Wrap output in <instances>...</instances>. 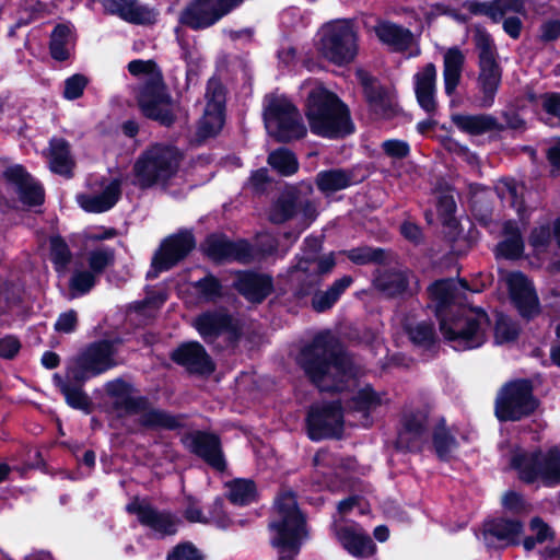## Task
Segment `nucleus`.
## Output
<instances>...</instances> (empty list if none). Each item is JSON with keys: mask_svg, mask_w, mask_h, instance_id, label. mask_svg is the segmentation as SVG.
Wrapping results in <instances>:
<instances>
[{"mask_svg": "<svg viewBox=\"0 0 560 560\" xmlns=\"http://www.w3.org/2000/svg\"><path fill=\"white\" fill-rule=\"evenodd\" d=\"M318 50L336 65L351 62L358 51L357 32L350 20H335L324 24L318 32Z\"/></svg>", "mask_w": 560, "mask_h": 560, "instance_id": "10", "label": "nucleus"}, {"mask_svg": "<svg viewBox=\"0 0 560 560\" xmlns=\"http://www.w3.org/2000/svg\"><path fill=\"white\" fill-rule=\"evenodd\" d=\"M194 288L198 294V299L202 302L215 301L222 294V287L219 280L211 275L195 282Z\"/></svg>", "mask_w": 560, "mask_h": 560, "instance_id": "54", "label": "nucleus"}, {"mask_svg": "<svg viewBox=\"0 0 560 560\" xmlns=\"http://www.w3.org/2000/svg\"><path fill=\"white\" fill-rule=\"evenodd\" d=\"M382 149L387 156L395 160H401L409 155L410 147L404 140L390 139L382 143Z\"/></svg>", "mask_w": 560, "mask_h": 560, "instance_id": "64", "label": "nucleus"}, {"mask_svg": "<svg viewBox=\"0 0 560 560\" xmlns=\"http://www.w3.org/2000/svg\"><path fill=\"white\" fill-rule=\"evenodd\" d=\"M127 511L136 514L140 524L149 527L160 537L174 535L177 532L178 518L168 512L155 510L144 500L135 499L127 505Z\"/></svg>", "mask_w": 560, "mask_h": 560, "instance_id": "18", "label": "nucleus"}, {"mask_svg": "<svg viewBox=\"0 0 560 560\" xmlns=\"http://www.w3.org/2000/svg\"><path fill=\"white\" fill-rule=\"evenodd\" d=\"M427 424L428 415L425 410H407L402 417L397 445L410 451L419 448L425 434Z\"/></svg>", "mask_w": 560, "mask_h": 560, "instance_id": "25", "label": "nucleus"}, {"mask_svg": "<svg viewBox=\"0 0 560 560\" xmlns=\"http://www.w3.org/2000/svg\"><path fill=\"white\" fill-rule=\"evenodd\" d=\"M509 14H525L523 0H492L491 20L500 22Z\"/></svg>", "mask_w": 560, "mask_h": 560, "instance_id": "53", "label": "nucleus"}, {"mask_svg": "<svg viewBox=\"0 0 560 560\" xmlns=\"http://www.w3.org/2000/svg\"><path fill=\"white\" fill-rule=\"evenodd\" d=\"M103 4L106 11L130 23L144 24L154 19L153 12L136 0H103Z\"/></svg>", "mask_w": 560, "mask_h": 560, "instance_id": "33", "label": "nucleus"}, {"mask_svg": "<svg viewBox=\"0 0 560 560\" xmlns=\"http://www.w3.org/2000/svg\"><path fill=\"white\" fill-rule=\"evenodd\" d=\"M466 56L458 47H450L443 54L444 92L453 97L460 83Z\"/></svg>", "mask_w": 560, "mask_h": 560, "instance_id": "31", "label": "nucleus"}, {"mask_svg": "<svg viewBox=\"0 0 560 560\" xmlns=\"http://www.w3.org/2000/svg\"><path fill=\"white\" fill-rule=\"evenodd\" d=\"M71 27L69 25H58L55 27L50 39V52L57 60H65L69 56V47L71 45Z\"/></svg>", "mask_w": 560, "mask_h": 560, "instance_id": "49", "label": "nucleus"}, {"mask_svg": "<svg viewBox=\"0 0 560 560\" xmlns=\"http://www.w3.org/2000/svg\"><path fill=\"white\" fill-rule=\"evenodd\" d=\"M271 545L279 560H294L306 536L305 520L292 492H282L276 501V518L270 523Z\"/></svg>", "mask_w": 560, "mask_h": 560, "instance_id": "4", "label": "nucleus"}, {"mask_svg": "<svg viewBox=\"0 0 560 560\" xmlns=\"http://www.w3.org/2000/svg\"><path fill=\"white\" fill-rule=\"evenodd\" d=\"M511 465L517 470L521 480L527 483H540L545 487L560 485V446L547 452L517 453Z\"/></svg>", "mask_w": 560, "mask_h": 560, "instance_id": "9", "label": "nucleus"}, {"mask_svg": "<svg viewBox=\"0 0 560 560\" xmlns=\"http://www.w3.org/2000/svg\"><path fill=\"white\" fill-rule=\"evenodd\" d=\"M222 508L223 501L221 499H217L213 502L210 516L207 517L202 514V511L196 504H190L185 510V517L192 523H212L219 528H226L231 522L230 518L224 514Z\"/></svg>", "mask_w": 560, "mask_h": 560, "instance_id": "43", "label": "nucleus"}, {"mask_svg": "<svg viewBox=\"0 0 560 560\" xmlns=\"http://www.w3.org/2000/svg\"><path fill=\"white\" fill-rule=\"evenodd\" d=\"M185 444L190 452L205 459L213 468L224 469L225 462L217 435L199 431L194 432L186 436Z\"/></svg>", "mask_w": 560, "mask_h": 560, "instance_id": "24", "label": "nucleus"}, {"mask_svg": "<svg viewBox=\"0 0 560 560\" xmlns=\"http://www.w3.org/2000/svg\"><path fill=\"white\" fill-rule=\"evenodd\" d=\"M501 82V69L498 63L480 65L477 79L478 95L477 105L489 108L494 103V97Z\"/></svg>", "mask_w": 560, "mask_h": 560, "instance_id": "30", "label": "nucleus"}, {"mask_svg": "<svg viewBox=\"0 0 560 560\" xmlns=\"http://www.w3.org/2000/svg\"><path fill=\"white\" fill-rule=\"evenodd\" d=\"M299 362L320 390H343L354 384L360 370L335 338L320 334L306 346Z\"/></svg>", "mask_w": 560, "mask_h": 560, "instance_id": "2", "label": "nucleus"}, {"mask_svg": "<svg viewBox=\"0 0 560 560\" xmlns=\"http://www.w3.org/2000/svg\"><path fill=\"white\" fill-rule=\"evenodd\" d=\"M530 529L535 534V537H527L524 540V548L526 550H532L536 542H545L549 538H552V532L547 524H545L540 518L535 517L530 522Z\"/></svg>", "mask_w": 560, "mask_h": 560, "instance_id": "61", "label": "nucleus"}, {"mask_svg": "<svg viewBox=\"0 0 560 560\" xmlns=\"http://www.w3.org/2000/svg\"><path fill=\"white\" fill-rule=\"evenodd\" d=\"M452 121L459 130L471 136L486 133L497 126L495 118L487 114H454L452 115Z\"/></svg>", "mask_w": 560, "mask_h": 560, "instance_id": "36", "label": "nucleus"}, {"mask_svg": "<svg viewBox=\"0 0 560 560\" xmlns=\"http://www.w3.org/2000/svg\"><path fill=\"white\" fill-rule=\"evenodd\" d=\"M351 282V277L346 276L335 281L328 290L315 293L312 299L314 310L317 312H324L330 308Z\"/></svg>", "mask_w": 560, "mask_h": 560, "instance_id": "45", "label": "nucleus"}, {"mask_svg": "<svg viewBox=\"0 0 560 560\" xmlns=\"http://www.w3.org/2000/svg\"><path fill=\"white\" fill-rule=\"evenodd\" d=\"M172 358L192 373L209 374L214 370L210 357L198 342L183 345L174 351Z\"/></svg>", "mask_w": 560, "mask_h": 560, "instance_id": "27", "label": "nucleus"}, {"mask_svg": "<svg viewBox=\"0 0 560 560\" xmlns=\"http://www.w3.org/2000/svg\"><path fill=\"white\" fill-rule=\"evenodd\" d=\"M264 119L267 132L279 141L300 139L306 135L299 110L283 95L265 98Z\"/></svg>", "mask_w": 560, "mask_h": 560, "instance_id": "8", "label": "nucleus"}, {"mask_svg": "<svg viewBox=\"0 0 560 560\" xmlns=\"http://www.w3.org/2000/svg\"><path fill=\"white\" fill-rule=\"evenodd\" d=\"M49 167L54 173L70 175L73 160L69 152V144L63 139H52L49 150Z\"/></svg>", "mask_w": 560, "mask_h": 560, "instance_id": "40", "label": "nucleus"}, {"mask_svg": "<svg viewBox=\"0 0 560 560\" xmlns=\"http://www.w3.org/2000/svg\"><path fill=\"white\" fill-rule=\"evenodd\" d=\"M332 529L338 541L351 556L366 558L375 552L374 542L358 524L335 518Z\"/></svg>", "mask_w": 560, "mask_h": 560, "instance_id": "17", "label": "nucleus"}, {"mask_svg": "<svg viewBox=\"0 0 560 560\" xmlns=\"http://www.w3.org/2000/svg\"><path fill=\"white\" fill-rule=\"evenodd\" d=\"M128 70L141 80L137 97L142 113L162 125H171L174 121L175 105L155 63L137 59L128 63Z\"/></svg>", "mask_w": 560, "mask_h": 560, "instance_id": "3", "label": "nucleus"}, {"mask_svg": "<svg viewBox=\"0 0 560 560\" xmlns=\"http://www.w3.org/2000/svg\"><path fill=\"white\" fill-rule=\"evenodd\" d=\"M229 499L238 505L249 504L255 501L257 491L254 482L247 479H236L228 483Z\"/></svg>", "mask_w": 560, "mask_h": 560, "instance_id": "48", "label": "nucleus"}, {"mask_svg": "<svg viewBox=\"0 0 560 560\" xmlns=\"http://www.w3.org/2000/svg\"><path fill=\"white\" fill-rule=\"evenodd\" d=\"M115 260V252L109 247L96 248L89 253L88 262L90 269L96 276L102 273Z\"/></svg>", "mask_w": 560, "mask_h": 560, "instance_id": "56", "label": "nucleus"}, {"mask_svg": "<svg viewBox=\"0 0 560 560\" xmlns=\"http://www.w3.org/2000/svg\"><path fill=\"white\" fill-rule=\"evenodd\" d=\"M295 209V201L291 196H282L272 206L269 219L275 223H282L292 217Z\"/></svg>", "mask_w": 560, "mask_h": 560, "instance_id": "60", "label": "nucleus"}, {"mask_svg": "<svg viewBox=\"0 0 560 560\" xmlns=\"http://www.w3.org/2000/svg\"><path fill=\"white\" fill-rule=\"evenodd\" d=\"M462 282L439 280L429 288L440 319V331L455 350H470L485 343L489 317L481 308L456 306L455 291Z\"/></svg>", "mask_w": 560, "mask_h": 560, "instance_id": "1", "label": "nucleus"}, {"mask_svg": "<svg viewBox=\"0 0 560 560\" xmlns=\"http://www.w3.org/2000/svg\"><path fill=\"white\" fill-rule=\"evenodd\" d=\"M5 177L14 186L23 203L33 206L43 202V188L25 172L22 166L15 165L9 167L5 171Z\"/></svg>", "mask_w": 560, "mask_h": 560, "instance_id": "29", "label": "nucleus"}, {"mask_svg": "<svg viewBox=\"0 0 560 560\" xmlns=\"http://www.w3.org/2000/svg\"><path fill=\"white\" fill-rule=\"evenodd\" d=\"M503 241L498 244V254L505 258H517L524 249V243L517 225L511 221L503 224Z\"/></svg>", "mask_w": 560, "mask_h": 560, "instance_id": "42", "label": "nucleus"}, {"mask_svg": "<svg viewBox=\"0 0 560 560\" xmlns=\"http://www.w3.org/2000/svg\"><path fill=\"white\" fill-rule=\"evenodd\" d=\"M375 33L381 42L392 49L404 51L415 46L412 33L404 27L392 23H381L375 27Z\"/></svg>", "mask_w": 560, "mask_h": 560, "instance_id": "35", "label": "nucleus"}, {"mask_svg": "<svg viewBox=\"0 0 560 560\" xmlns=\"http://www.w3.org/2000/svg\"><path fill=\"white\" fill-rule=\"evenodd\" d=\"M55 381L60 387L62 394L66 397V401L69 406L86 410L90 406V400L88 395L81 389L83 384L75 383L73 380H69L68 374L66 375V380H61L58 375L55 376Z\"/></svg>", "mask_w": 560, "mask_h": 560, "instance_id": "46", "label": "nucleus"}, {"mask_svg": "<svg viewBox=\"0 0 560 560\" xmlns=\"http://www.w3.org/2000/svg\"><path fill=\"white\" fill-rule=\"evenodd\" d=\"M511 299L523 316L530 317L538 313V298L528 279L521 272H509L504 277Z\"/></svg>", "mask_w": 560, "mask_h": 560, "instance_id": "20", "label": "nucleus"}, {"mask_svg": "<svg viewBox=\"0 0 560 560\" xmlns=\"http://www.w3.org/2000/svg\"><path fill=\"white\" fill-rule=\"evenodd\" d=\"M518 335V327L509 317L499 315L494 328V339L498 345H503L515 340Z\"/></svg>", "mask_w": 560, "mask_h": 560, "instance_id": "58", "label": "nucleus"}, {"mask_svg": "<svg viewBox=\"0 0 560 560\" xmlns=\"http://www.w3.org/2000/svg\"><path fill=\"white\" fill-rule=\"evenodd\" d=\"M348 258L357 265L382 261L384 252L371 247H360L347 252Z\"/></svg>", "mask_w": 560, "mask_h": 560, "instance_id": "62", "label": "nucleus"}, {"mask_svg": "<svg viewBox=\"0 0 560 560\" xmlns=\"http://www.w3.org/2000/svg\"><path fill=\"white\" fill-rule=\"evenodd\" d=\"M304 244L303 255L288 272V279L295 287L299 295L308 294L319 283L320 277L330 272L336 265L332 254L317 256L322 246L319 238L307 237Z\"/></svg>", "mask_w": 560, "mask_h": 560, "instance_id": "6", "label": "nucleus"}, {"mask_svg": "<svg viewBox=\"0 0 560 560\" xmlns=\"http://www.w3.org/2000/svg\"><path fill=\"white\" fill-rule=\"evenodd\" d=\"M206 254L213 260H237L241 262H249L253 255L249 245L240 241L230 242L228 238L218 235H211L205 243Z\"/></svg>", "mask_w": 560, "mask_h": 560, "instance_id": "23", "label": "nucleus"}, {"mask_svg": "<svg viewBox=\"0 0 560 560\" xmlns=\"http://www.w3.org/2000/svg\"><path fill=\"white\" fill-rule=\"evenodd\" d=\"M268 163L282 175H292L298 171L299 164L292 152L280 149L269 154Z\"/></svg>", "mask_w": 560, "mask_h": 560, "instance_id": "51", "label": "nucleus"}, {"mask_svg": "<svg viewBox=\"0 0 560 560\" xmlns=\"http://www.w3.org/2000/svg\"><path fill=\"white\" fill-rule=\"evenodd\" d=\"M50 256L56 270L65 273L71 258V253L62 238L56 236L50 240Z\"/></svg>", "mask_w": 560, "mask_h": 560, "instance_id": "55", "label": "nucleus"}, {"mask_svg": "<svg viewBox=\"0 0 560 560\" xmlns=\"http://www.w3.org/2000/svg\"><path fill=\"white\" fill-rule=\"evenodd\" d=\"M342 424L343 415L339 402L315 406L307 417L308 435L312 440L337 436Z\"/></svg>", "mask_w": 560, "mask_h": 560, "instance_id": "15", "label": "nucleus"}, {"mask_svg": "<svg viewBox=\"0 0 560 560\" xmlns=\"http://www.w3.org/2000/svg\"><path fill=\"white\" fill-rule=\"evenodd\" d=\"M386 401L385 394L376 393L372 387L364 386L352 398V408L354 411L362 412L364 418L362 423L368 424V416Z\"/></svg>", "mask_w": 560, "mask_h": 560, "instance_id": "41", "label": "nucleus"}, {"mask_svg": "<svg viewBox=\"0 0 560 560\" xmlns=\"http://www.w3.org/2000/svg\"><path fill=\"white\" fill-rule=\"evenodd\" d=\"M355 75L363 86L371 110L381 117H389L394 113V96L364 70H357Z\"/></svg>", "mask_w": 560, "mask_h": 560, "instance_id": "22", "label": "nucleus"}, {"mask_svg": "<svg viewBox=\"0 0 560 560\" xmlns=\"http://www.w3.org/2000/svg\"><path fill=\"white\" fill-rule=\"evenodd\" d=\"M537 405L530 382L517 380L500 390L495 401V415L502 421H516L534 412Z\"/></svg>", "mask_w": 560, "mask_h": 560, "instance_id": "12", "label": "nucleus"}, {"mask_svg": "<svg viewBox=\"0 0 560 560\" xmlns=\"http://www.w3.org/2000/svg\"><path fill=\"white\" fill-rule=\"evenodd\" d=\"M132 415H135L137 417V421H139V423L145 428L173 429L177 425V421L175 418L160 409L149 407L143 398L141 407L139 408L138 411H135Z\"/></svg>", "mask_w": 560, "mask_h": 560, "instance_id": "38", "label": "nucleus"}, {"mask_svg": "<svg viewBox=\"0 0 560 560\" xmlns=\"http://www.w3.org/2000/svg\"><path fill=\"white\" fill-rule=\"evenodd\" d=\"M231 317L224 312L205 313L195 319V327L205 339L215 338L229 328Z\"/></svg>", "mask_w": 560, "mask_h": 560, "instance_id": "37", "label": "nucleus"}, {"mask_svg": "<svg viewBox=\"0 0 560 560\" xmlns=\"http://www.w3.org/2000/svg\"><path fill=\"white\" fill-rule=\"evenodd\" d=\"M415 93L421 108L432 113L436 108V67L429 62L413 75Z\"/></svg>", "mask_w": 560, "mask_h": 560, "instance_id": "26", "label": "nucleus"}, {"mask_svg": "<svg viewBox=\"0 0 560 560\" xmlns=\"http://www.w3.org/2000/svg\"><path fill=\"white\" fill-rule=\"evenodd\" d=\"M120 196V182L118 179H102L91 185L90 194H80L77 200L88 212H104L117 202Z\"/></svg>", "mask_w": 560, "mask_h": 560, "instance_id": "19", "label": "nucleus"}, {"mask_svg": "<svg viewBox=\"0 0 560 560\" xmlns=\"http://www.w3.org/2000/svg\"><path fill=\"white\" fill-rule=\"evenodd\" d=\"M474 42L478 50L479 66L498 63L493 40L486 31L477 27L474 34Z\"/></svg>", "mask_w": 560, "mask_h": 560, "instance_id": "50", "label": "nucleus"}, {"mask_svg": "<svg viewBox=\"0 0 560 560\" xmlns=\"http://www.w3.org/2000/svg\"><path fill=\"white\" fill-rule=\"evenodd\" d=\"M96 275L91 270L75 269L70 278L69 288L72 295L88 293L95 284Z\"/></svg>", "mask_w": 560, "mask_h": 560, "instance_id": "57", "label": "nucleus"}, {"mask_svg": "<svg viewBox=\"0 0 560 560\" xmlns=\"http://www.w3.org/2000/svg\"><path fill=\"white\" fill-rule=\"evenodd\" d=\"M551 228L549 224H540L533 229L528 237V243L536 254H540L547 250L551 243Z\"/></svg>", "mask_w": 560, "mask_h": 560, "instance_id": "59", "label": "nucleus"}, {"mask_svg": "<svg viewBox=\"0 0 560 560\" xmlns=\"http://www.w3.org/2000/svg\"><path fill=\"white\" fill-rule=\"evenodd\" d=\"M235 288L248 301L261 302L272 290V280L266 275L242 273L237 277Z\"/></svg>", "mask_w": 560, "mask_h": 560, "instance_id": "34", "label": "nucleus"}, {"mask_svg": "<svg viewBox=\"0 0 560 560\" xmlns=\"http://www.w3.org/2000/svg\"><path fill=\"white\" fill-rule=\"evenodd\" d=\"M306 116L311 131L317 136L339 138L352 132L347 107L322 86L310 92Z\"/></svg>", "mask_w": 560, "mask_h": 560, "instance_id": "5", "label": "nucleus"}, {"mask_svg": "<svg viewBox=\"0 0 560 560\" xmlns=\"http://www.w3.org/2000/svg\"><path fill=\"white\" fill-rule=\"evenodd\" d=\"M412 342L420 346H428L434 340V329L431 324L420 323L415 327L407 328Z\"/></svg>", "mask_w": 560, "mask_h": 560, "instance_id": "63", "label": "nucleus"}, {"mask_svg": "<svg viewBox=\"0 0 560 560\" xmlns=\"http://www.w3.org/2000/svg\"><path fill=\"white\" fill-rule=\"evenodd\" d=\"M115 349L108 341L95 342L71 359L68 363V377L84 384L91 377L100 375L117 364Z\"/></svg>", "mask_w": 560, "mask_h": 560, "instance_id": "11", "label": "nucleus"}, {"mask_svg": "<svg viewBox=\"0 0 560 560\" xmlns=\"http://www.w3.org/2000/svg\"><path fill=\"white\" fill-rule=\"evenodd\" d=\"M433 443L439 457L442 459L448 458L457 447L455 438L444 427V422L436 425L433 433Z\"/></svg>", "mask_w": 560, "mask_h": 560, "instance_id": "52", "label": "nucleus"}, {"mask_svg": "<svg viewBox=\"0 0 560 560\" xmlns=\"http://www.w3.org/2000/svg\"><path fill=\"white\" fill-rule=\"evenodd\" d=\"M495 190L501 200L509 202L517 212L522 211V197L524 192L522 184L516 183L514 179L504 178L497 183Z\"/></svg>", "mask_w": 560, "mask_h": 560, "instance_id": "47", "label": "nucleus"}, {"mask_svg": "<svg viewBox=\"0 0 560 560\" xmlns=\"http://www.w3.org/2000/svg\"><path fill=\"white\" fill-rule=\"evenodd\" d=\"M408 273L400 270L381 272L374 280V285L388 296L399 295L408 287Z\"/></svg>", "mask_w": 560, "mask_h": 560, "instance_id": "44", "label": "nucleus"}, {"mask_svg": "<svg viewBox=\"0 0 560 560\" xmlns=\"http://www.w3.org/2000/svg\"><path fill=\"white\" fill-rule=\"evenodd\" d=\"M242 1L195 0L183 11L180 22L195 30L209 27Z\"/></svg>", "mask_w": 560, "mask_h": 560, "instance_id": "13", "label": "nucleus"}, {"mask_svg": "<svg viewBox=\"0 0 560 560\" xmlns=\"http://www.w3.org/2000/svg\"><path fill=\"white\" fill-rule=\"evenodd\" d=\"M205 100L203 115L198 125V133L202 138L217 135L224 124L225 92L219 80L208 81Z\"/></svg>", "mask_w": 560, "mask_h": 560, "instance_id": "14", "label": "nucleus"}, {"mask_svg": "<svg viewBox=\"0 0 560 560\" xmlns=\"http://www.w3.org/2000/svg\"><path fill=\"white\" fill-rule=\"evenodd\" d=\"M354 183L352 173L339 168L319 172L316 177L318 189L325 194L345 189Z\"/></svg>", "mask_w": 560, "mask_h": 560, "instance_id": "39", "label": "nucleus"}, {"mask_svg": "<svg viewBox=\"0 0 560 560\" xmlns=\"http://www.w3.org/2000/svg\"><path fill=\"white\" fill-rule=\"evenodd\" d=\"M314 466L316 478H323V482L327 487L336 489L338 485L334 480V477H341L343 472L352 468L353 462L350 459L347 460V463L338 462L336 457L327 451H319L314 457Z\"/></svg>", "mask_w": 560, "mask_h": 560, "instance_id": "32", "label": "nucleus"}, {"mask_svg": "<svg viewBox=\"0 0 560 560\" xmlns=\"http://www.w3.org/2000/svg\"><path fill=\"white\" fill-rule=\"evenodd\" d=\"M179 161L180 154L174 148L154 145L135 163L133 184L142 188L154 184H165L177 173Z\"/></svg>", "mask_w": 560, "mask_h": 560, "instance_id": "7", "label": "nucleus"}, {"mask_svg": "<svg viewBox=\"0 0 560 560\" xmlns=\"http://www.w3.org/2000/svg\"><path fill=\"white\" fill-rule=\"evenodd\" d=\"M522 532L520 522L498 518L485 523L481 539L488 548H504L518 544Z\"/></svg>", "mask_w": 560, "mask_h": 560, "instance_id": "21", "label": "nucleus"}, {"mask_svg": "<svg viewBox=\"0 0 560 560\" xmlns=\"http://www.w3.org/2000/svg\"><path fill=\"white\" fill-rule=\"evenodd\" d=\"M105 390L118 416L132 415L141 407L142 397L136 396L132 387L121 380L108 382Z\"/></svg>", "mask_w": 560, "mask_h": 560, "instance_id": "28", "label": "nucleus"}, {"mask_svg": "<svg viewBox=\"0 0 560 560\" xmlns=\"http://www.w3.org/2000/svg\"><path fill=\"white\" fill-rule=\"evenodd\" d=\"M195 241L189 232H182L164 240L152 259L150 277L166 271L180 261L194 248Z\"/></svg>", "mask_w": 560, "mask_h": 560, "instance_id": "16", "label": "nucleus"}]
</instances>
